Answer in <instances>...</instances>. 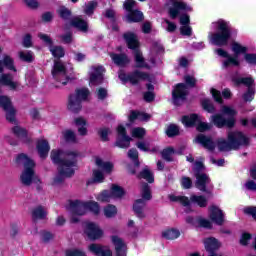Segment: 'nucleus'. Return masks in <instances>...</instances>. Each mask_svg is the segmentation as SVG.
Wrapping results in <instances>:
<instances>
[{"mask_svg": "<svg viewBox=\"0 0 256 256\" xmlns=\"http://www.w3.org/2000/svg\"><path fill=\"white\" fill-rule=\"evenodd\" d=\"M212 28L216 29V32H209V43L216 47L229 45V39H231V35H233V27H231V24L228 21L220 19L212 23Z\"/></svg>", "mask_w": 256, "mask_h": 256, "instance_id": "nucleus-3", "label": "nucleus"}, {"mask_svg": "<svg viewBox=\"0 0 256 256\" xmlns=\"http://www.w3.org/2000/svg\"><path fill=\"white\" fill-rule=\"evenodd\" d=\"M96 165L98 169L101 170H94L93 177L95 183H103L105 180V173H111L113 171V164L111 162L102 161L101 158H96Z\"/></svg>", "mask_w": 256, "mask_h": 256, "instance_id": "nucleus-18", "label": "nucleus"}, {"mask_svg": "<svg viewBox=\"0 0 256 256\" xmlns=\"http://www.w3.org/2000/svg\"><path fill=\"white\" fill-rule=\"evenodd\" d=\"M38 37L46 43V45L49 47V50L53 57L56 59H61V57H65V50L61 46H53V41L51 38L46 34H39Z\"/></svg>", "mask_w": 256, "mask_h": 256, "instance_id": "nucleus-25", "label": "nucleus"}, {"mask_svg": "<svg viewBox=\"0 0 256 256\" xmlns=\"http://www.w3.org/2000/svg\"><path fill=\"white\" fill-rule=\"evenodd\" d=\"M166 135L168 137H175V135H179V126L170 124L166 129Z\"/></svg>", "mask_w": 256, "mask_h": 256, "instance_id": "nucleus-45", "label": "nucleus"}, {"mask_svg": "<svg viewBox=\"0 0 256 256\" xmlns=\"http://www.w3.org/2000/svg\"><path fill=\"white\" fill-rule=\"evenodd\" d=\"M111 241L115 247L117 256H127V244L119 236L113 235Z\"/></svg>", "mask_w": 256, "mask_h": 256, "instance_id": "nucleus-28", "label": "nucleus"}, {"mask_svg": "<svg viewBox=\"0 0 256 256\" xmlns=\"http://www.w3.org/2000/svg\"><path fill=\"white\" fill-rule=\"evenodd\" d=\"M198 224L200 227H204L205 229H211V223L207 219H203V218L198 219Z\"/></svg>", "mask_w": 256, "mask_h": 256, "instance_id": "nucleus-58", "label": "nucleus"}, {"mask_svg": "<svg viewBox=\"0 0 256 256\" xmlns=\"http://www.w3.org/2000/svg\"><path fill=\"white\" fill-rule=\"evenodd\" d=\"M181 122L184 127H196L197 131H200V133L211 129V124L203 122V118L197 114L185 115L182 117Z\"/></svg>", "mask_w": 256, "mask_h": 256, "instance_id": "nucleus-15", "label": "nucleus"}, {"mask_svg": "<svg viewBox=\"0 0 256 256\" xmlns=\"http://www.w3.org/2000/svg\"><path fill=\"white\" fill-rule=\"evenodd\" d=\"M105 74V68L103 66H92L89 71V83L93 87L95 85H101L103 83V75Z\"/></svg>", "mask_w": 256, "mask_h": 256, "instance_id": "nucleus-22", "label": "nucleus"}, {"mask_svg": "<svg viewBox=\"0 0 256 256\" xmlns=\"http://www.w3.org/2000/svg\"><path fill=\"white\" fill-rule=\"evenodd\" d=\"M180 236H181V232H179V230L175 228L166 229L162 232V237H164V239L173 240V239H178V237Z\"/></svg>", "mask_w": 256, "mask_h": 256, "instance_id": "nucleus-38", "label": "nucleus"}, {"mask_svg": "<svg viewBox=\"0 0 256 256\" xmlns=\"http://www.w3.org/2000/svg\"><path fill=\"white\" fill-rule=\"evenodd\" d=\"M74 123L76 127H78V133L80 135H87V120H85V118H75Z\"/></svg>", "mask_w": 256, "mask_h": 256, "instance_id": "nucleus-36", "label": "nucleus"}, {"mask_svg": "<svg viewBox=\"0 0 256 256\" xmlns=\"http://www.w3.org/2000/svg\"><path fill=\"white\" fill-rule=\"evenodd\" d=\"M234 83L237 85H246L248 87L247 92L244 93L243 99L244 101H252L255 99V86H254V80L251 77H245V78H237L233 80Z\"/></svg>", "mask_w": 256, "mask_h": 256, "instance_id": "nucleus-20", "label": "nucleus"}, {"mask_svg": "<svg viewBox=\"0 0 256 256\" xmlns=\"http://www.w3.org/2000/svg\"><path fill=\"white\" fill-rule=\"evenodd\" d=\"M138 179H145V181H148V183H153L155 181L153 178V173L147 166L140 172Z\"/></svg>", "mask_w": 256, "mask_h": 256, "instance_id": "nucleus-39", "label": "nucleus"}, {"mask_svg": "<svg viewBox=\"0 0 256 256\" xmlns=\"http://www.w3.org/2000/svg\"><path fill=\"white\" fill-rule=\"evenodd\" d=\"M36 149L40 159H46V157L49 155L51 147L49 146V142H47V140L40 139L37 141Z\"/></svg>", "mask_w": 256, "mask_h": 256, "instance_id": "nucleus-30", "label": "nucleus"}, {"mask_svg": "<svg viewBox=\"0 0 256 256\" xmlns=\"http://www.w3.org/2000/svg\"><path fill=\"white\" fill-rule=\"evenodd\" d=\"M171 3L169 8V15L171 19H176L179 17L181 13H187L191 11V6L187 5L185 2L176 1V0H168Z\"/></svg>", "mask_w": 256, "mask_h": 256, "instance_id": "nucleus-21", "label": "nucleus"}, {"mask_svg": "<svg viewBox=\"0 0 256 256\" xmlns=\"http://www.w3.org/2000/svg\"><path fill=\"white\" fill-rule=\"evenodd\" d=\"M15 163L24 167L20 175L22 185H31L35 181V161L29 158L27 154L21 153L16 156Z\"/></svg>", "mask_w": 256, "mask_h": 256, "instance_id": "nucleus-7", "label": "nucleus"}, {"mask_svg": "<svg viewBox=\"0 0 256 256\" xmlns=\"http://www.w3.org/2000/svg\"><path fill=\"white\" fill-rule=\"evenodd\" d=\"M184 80L188 87H195V83H197V80H195V77L193 75H186L184 77Z\"/></svg>", "mask_w": 256, "mask_h": 256, "instance_id": "nucleus-54", "label": "nucleus"}, {"mask_svg": "<svg viewBox=\"0 0 256 256\" xmlns=\"http://www.w3.org/2000/svg\"><path fill=\"white\" fill-rule=\"evenodd\" d=\"M136 119L138 121H149V119H151V115L144 112L131 111L129 121L133 122L136 121Z\"/></svg>", "mask_w": 256, "mask_h": 256, "instance_id": "nucleus-35", "label": "nucleus"}, {"mask_svg": "<svg viewBox=\"0 0 256 256\" xmlns=\"http://www.w3.org/2000/svg\"><path fill=\"white\" fill-rule=\"evenodd\" d=\"M168 198L170 201H172V203H180V205L186 207V213H189L191 211V200H189L188 197L170 194Z\"/></svg>", "mask_w": 256, "mask_h": 256, "instance_id": "nucleus-31", "label": "nucleus"}, {"mask_svg": "<svg viewBox=\"0 0 256 256\" xmlns=\"http://www.w3.org/2000/svg\"><path fill=\"white\" fill-rule=\"evenodd\" d=\"M128 157L134 161L136 167H139V152L136 149H130L128 151Z\"/></svg>", "mask_w": 256, "mask_h": 256, "instance_id": "nucleus-48", "label": "nucleus"}, {"mask_svg": "<svg viewBox=\"0 0 256 256\" xmlns=\"http://www.w3.org/2000/svg\"><path fill=\"white\" fill-rule=\"evenodd\" d=\"M77 151L52 150L51 160L58 165V175L54 178L53 185L63 183L65 177H73L77 169Z\"/></svg>", "mask_w": 256, "mask_h": 256, "instance_id": "nucleus-1", "label": "nucleus"}, {"mask_svg": "<svg viewBox=\"0 0 256 256\" xmlns=\"http://www.w3.org/2000/svg\"><path fill=\"white\" fill-rule=\"evenodd\" d=\"M96 7H97V2L96 1H90L87 4H85L84 13L86 15H91L95 11Z\"/></svg>", "mask_w": 256, "mask_h": 256, "instance_id": "nucleus-47", "label": "nucleus"}, {"mask_svg": "<svg viewBox=\"0 0 256 256\" xmlns=\"http://www.w3.org/2000/svg\"><path fill=\"white\" fill-rule=\"evenodd\" d=\"M221 113L222 114H214L211 116L213 125L218 127V129H223V127H234L237 110H235L233 106L223 105L221 107Z\"/></svg>", "mask_w": 256, "mask_h": 256, "instance_id": "nucleus-8", "label": "nucleus"}, {"mask_svg": "<svg viewBox=\"0 0 256 256\" xmlns=\"http://www.w3.org/2000/svg\"><path fill=\"white\" fill-rule=\"evenodd\" d=\"M45 217H47V211L45 210V208H43V206H38L32 211V219L34 221H39V219H45Z\"/></svg>", "mask_w": 256, "mask_h": 256, "instance_id": "nucleus-37", "label": "nucleus"}, {"mask_svg": "<svg viewBox=\"0 0 256 256\" xmlns=\"http://www.w3.org/2000/svg\"><path fill=\"white\" fill-rule=\"evenodd\" d=\"M52 77L57 81V83L67 85V83L75 77L73 75V66H71V64L67 65L60 60H55L52 69Z\"/></svg>", "mask_w": 256, "mask_h": 256, "instance_id": "nucleus-9", "label": "nucleus"}, {"mask_svg": "<svg viewBox=\"0 0 256 256\" xmlns=\"http://www.w3.org/2000/svg\"><path fill=\"white\" fill-rule=\"evenodd\" d=\"M84 233L88 236V239L91 241H97V239H101L103 237V230L99 227V225L93 222H86L84 225Z\"/></svg>", "mask_w": 256, "mask_h": 256, "instance_id": "nucleus-23", "label": "nucleus"}, {"mask_svg": "<svg viewBox=\"0 0 256 256\" xmlns=\"http://www.w3.org/2000/svg\"><path fill=\"white\" fill-rule=\"evenodd\" d=\"M137 147H138V149H140V151H149V144L148 143L138 142Z\"/></svg>", "mask_w": 256, "mask_h": 256, "instance_id": "nucleus-64", "label": "nucleus"}, {"mask_svg": "<svg viewBox=\"0 0 256 256\" xmlns=\"http://www.w3.org/2000/svg\"><path fill=\"white\" fill-rule=\"evenodd\" d=\"M181 185L184 189H191V185H193V182L191 181V178L183 177L181 180Z\"/></svg>", "mask_w": 256, "mask_h": 256, "instance_id": "nucleus-56", "label": "nucleus"}, {"mask_svg": "<svg viewBox=\"0 0 256 256\" xmlns=\"http://www.w3.org/2000/svg\"><path fill=\"white\" fill-rule=\"evenodd\" d=\"M63 137L67 143H77V135L72 130H65L63 132Z\"/></svg>", "mask_w": 256, "mask_h": 256, "instance_id": "nucleus-42", "label": "nucleus"}, {"mask_svg": "<svg viewBox=\"0 0 256 256\" xmlns=\"http://www.w3.org/2000/svg\"><path fill=\"white\" fill-rule=\"evenodd\" d=\"M58 14L65 21L70 20V25L78 31H81L82 33H87V31H89V23L87 22V19L83 18V16L71 18V11L63 6L58 9Z\"/></svg>", "mask_w": 256, "mask_h": 256, "instance_id": "nucleus-10", "label": "nucleus"}, {"mask_svg": "<svg viewBox=\"0 0 256 256\" xmlns=\"http://www.w3.org/2000/svg\"><path fill=\"white\" fill-rule=\"evenodd\" d=\"M12 131H13L14 135H16V137H18V139L23 141V143H29V141H31V137L27 133V130H25L24 128H21L20 126H15L12 129Z\"/></svg>", "mask_w": 256, "mask_h": 256, "instance_id": "nucleus-34", "label": "nucleus"}, {"mask_svg": "<svg viewBox=\"0 0 256 256\" xmlns=\"http://www.w3.org/2000/svg\"><path fill=\"white\" fill-rule=\"evenodd\" d=\"M209 217L216 225L225 223V214L223 213V210L219 209L217 206H211L209 208Z\"/></svg>", "mask_w": 256, "mask_h": 256, "instance_id": "nucleus-27", "label": "nucleus"}, {"mask_svg": "<svg viewBox=\"0 0 256 256\" xmlns=\"http://www.w3.org/2000/svg\"><path fill=\"white\" fill-rule=\"evenodd\" d=\"M193 170L196 177L197 189H199V191H203L204 193H211L213 185H211V179H209V176L203 173V163L195 162Z\"/></svg>", "mask_w": 256, "mask_h": 256, "instance_id": "nucleus-11", "label": "nucleus"}, {"mask_svg": "<svg viewBox=\"0 0 256 256\" xmlns=\"http://www.w3.org/2000/svg\"><path fill=\"white\" fill-rule=\"evenodd\" d=\"M195 141L204 147V149H208V151H214L215 150V142H213V139L209 136H205L203 134H199Z\"/></svg>", "mask_w": 256, "mask_h": 256, "instance_id": "nucleus-29", "label": "nucleus"}, {"mask_svg": "<svg viewBox=\"0 0 256 256\" xmlns=\"http://www.w3.org/2000/svg\"><path fill=\"white\" fill-rule=\"evenodd\" d=\"M180 33L186 37H191L193 29L189 25H184L180 27Z\"/></svg>", "mask_w": 256, "mask_h": 256, "instance_id": "nucleus-53", "label": "nucleus"}, {"mask_svg": "<svg viewBox=\"0 0 256 256\" xmlns=\"http://www.w3.org/2000/svg\"><path fill=\"white\" fill-rule=\"evenodd\" d=\"M244 61L248 63V65H256V54L255 53H245Z\"/></svg>", "mask_w": 256, "mask_h": 256, "instance_id": "nucleus-51", "label": "nucleus"}, {"mask_svg": "<svg viewBox=\"0 0 256 256\" xmlns=\"http://www.w3.org/2000/svg\"><path fill=\"white\" fill-rule=\"evenodd\" d=\"M90 253H93V255L96 256H113V252H111V249L107 246H103L100 244H90L88 247ZM66 256H87L85 253L81 250L77 249H69L66 250Z\"/></svg>", "mask_w": 256, "mask_h": 256, "instance_id": "nucleus-14", "label": "nucleus"}, {"mask_svg": "<svg viewBox=\"0 0 256 256\" xmlns=\"http://www.w3.org/2000/svg\"><path fill=\"white\" fill-rule=\"evenodd\" d=\"M146 87L148 89V92L144 93V100L147 103H151V101L155 99V94L153 93L155 87L153 86V84H147Z\"/></svg>", "mask_w": 256, "mask_h": 256, "instance_id": "nucleus-41", "label": "nucleus"}, {"mask_svg": "<svg viewBox=\"0 0 256 256\" xmlns=\"http://www.w3.org/2000/svg\"><path fill=\"white\" fill-rule=\"evenodd\" d=\"M0 53H1V49H0ZM5 69H8L9 71H14V73L17 71L15 69L13 58H11L10 56H4V58L0 61V73H3Z\"/></svg>", "mask_w": 256, "mask_h": 256, "instance_id": "nucleus-32", "label": "nucleus"}, {"mask_svg": "<svg viewBox=\"0 0 256 256\" xmlns=\"http://www.w3.org/2000/svg\"><path fill=\"white\" fill-rule=\"evenodd\" d=\"M117 133L118 137L116 140V147H120V149H127L133 139L127 135V130H125L123 125H119L117 127Z\"/></svg>", "mask_w": 256, "mask_h": 256, "instance_id": "nucleus-26", "label": "nucleus"}, {"mask_svg": "<svg viewBox=\"0 0 256 256\" xmlns=\"http://www.w3.org/2000/svg\"><path fill=\"white\" fill-rule=\"evenodd\" d=\"M111 133V130L109 128H101L99 130V135L102 139V141H107L108 140V135Z\"/></svg>", "mask_w": 256, "mask_h": 256, "instance_id": "nucleus-55", "label": "nucleus"}, {"mask_svg": "<svg viewBox=\"0 0 256 256\" xmlns=\"http://www.w3.org/2000/svg\"><path fill=\"white\" fill-rule=\"evenodd\" d=\"M191 203H195L199 207H207V198L199 195H192L190 197Z\"/></svg>", "mask_w": 256, "mask_h": 256, "instance_id": "nucleus-40", "label": "nucleus"}, {"mask_svg": "<svg viewBox=\"0 0 256 256\" xmlns=\"http://www.w3.org/2000/svg\"><path fill=\"white\" fill-rule=\"evenodd\" d=\"M31 45H33V42L31 40V34H26L23 38V46L31 47Z\"/></svg>", "mask_w": 256, "mask_h": 256, "instance_id": "nucleus-60", "label": "nucleus"}, {"mask_svg": "<svg viewBox=\"0 0 256 256\" xmlns=\"http://www.w3.org/2000/svg\"><path fill=\"white\" fill-rule=\"evenodd\" d=\"M123 195H125V190H123L120 186L113 184L111 191H102L100 194L96 195V199L101 203H109V201H112V199H121Z\"/></svg>", "mask_w": 256, "mask_h": 256, "instance_id": "nucleus-16", "label": "nucleus"}, {"mask_svg": "<svg viewBox=\"0 0 256 256\" xmlns=\"http://www.w3.org/2000/svg\"><path fill=\"white\" fill-rule=\"evenodd\" d=\"M110 57L113 63H115V65H118V67H125V65L129 64V57H127V55L125 54L112 53L110 54Z\"/></svg>", "mask_w": 256, "mask_h": 256, "instance_id": "nucleus-33", "label": "nucleus"}, {"mask_svg": "<svg viewBox=\"0 0 256 256\" xmlns=\"http://www.w3.org/2000/svg\"><path fill=\"white\" fill-rule=\"evenodd\" d=\"M124 9L128 12L126 15L127 23H139L143 21V12L135 9V0H126L124 2Z\"/></svg>", "mask_w": 256, "mask_h": 256, "instance_id": "nucleus-19", "label": "nucleus"}, {"mask_svg": "<svg viewBox=\"0 0 256 256\" xmlns=\"http://www.w3.org/2000/svg\"><path fill=\"white\" fill-rule=\"evenodd\" d=\"M251 241V234L249 233H243L242 237L240 239L241 245H247Z\"/></svg>", "mask_w": 256, "mask_h": 256, "instance_id": "nucleus-59", "label": "nucleus"}, {"mask_svg": "<svg viewBox=\"0 0 256 256\" xmlns=\"http://www.w3.org/2000/svg\"><path fill=\"white\" fill-rule=\"evenodd\" d=\"M244 212L248 215H252L253 219H256V207H248L244 209Z\"/></svg>", "mask_w": 256, "mask_h": 256, "instance_id": "nucleus-63", "label": "nucleus"}, {"mask_svg": "<svg viewBox=\"0 0 256 256\" xmlns=\"http://www.w3.org/2000/svg\"><path fill=\"white\" fill-rule=\"evenodd\" d=\"M124 39L128 48L134 51V61L136 63V67L140 69H151V67H155V65H157V60H155L154 55L155 53L158 55L163 53V45H161V43H154L151 50L149 63H147L143 57V53H141V50H139V39L137 38V35L133 32H126L124 34Z\"/></svg>", "mask_w": 256, "mask_h": 256, "instance_id": "nucleus-2", "label": "nucleus"}, {"mask_svg": "<svg viewBox=\"0 0 256 256\" xmlns=\"http://www.w3.org/2000/svg\"><path fill=\"white\" fill-rule=\"evenodd\" d=\"M52 19H53V13L45 12L44 14H42V21H44V23H49V21H51Z\"/></svg>", "mask_w": 256, "mask_h": 256, "instance_id": "nucleus-62", "label": "nucleus"}, {"mask_svg": "<svg viewBox=\"0 0 256 256\" xmlns=\"http://www.w3.org/2000/svg\"><path fill=\"white\" fill-rule=\"evenodd\" d=\"M132 137H135L136 139H143L145 137V130L143 128H134L131 131Z\"/></svg>", "mask_w": 256, "mask_h": 256, "instance_id": "nucleus-50", "label": "nucleus"}, {"mask_svg": "<svg viewBox=\"0 0 256 256\" xmlns=\"http://www.w3.org/2000/svg\"><path fill=\"white\" fill-rule=\"evenodd\" d=\"M68 209L71 211V223H79V217L86 215L87 211L94 213V215H99L101 208L99 203L90 200V201H81V200H70L68 202Z\"/></svg>", "mask_w": 256, "mask_h": 256, "instance_id": "nucleus-5", "label": "nucleus"}, {"mask_svg": "<svg viewBox=\"0 0 256 256\" xmlns=\"http://www.w3.org/2000/svg\"><path fill=\"white\" fill-rule=\"evenodd\" d=\"M107 98V89L105 88H99L97 91V99L100 101H103V99Z\"/></svg>", "mask_w": 256, "mask_h": 256, "instance_id": "nucleus-57", "label": "nucleus"}, {"mask_svg": "<svg viewBox=\"0 0 256 256\" xmlns=\"http://www.w3.org/2000/svg\"><path fill=\"white\" fill-rule=\"evenodd\" d=\"M19 57L22 61H27L28 63H31V61H33V52L22 51L19 53Z\"/></svg>", "mask_w": 256, "mask_h": 256, "instance_id": "nucleus-49", "label": "nucleus"}, {"mask_svg": "<svg viewBox=\"0 0 256 256\" xmlns=\"http://www.w3.org/2000/svg\"><path fill=\"white\" fill-rule=\"evenodd\" d=\"M245 145H249V138L239 131L229 132L228 140L219 138L217 141L219 151H233V149H239Z\"/></svg>", "mask_w": 256, "mask_h": 256, "instance_id": "nucleus-6", "label": "nucleus"}, {"mask_svg": "<svg viewBox=\"0 0 256 256\" xmlns=\"http://www.w3.org/2000/svg\"><path fill=\"white\" fill-rule=\"evenodd\" d=\"M245 187L248 189V191H256V183L253 180H248L245 183Z\"/></svg>", "mask_w": 256, "mask_h": 256, "instance_id": "nucleus-61", "label": "nucleus"}, {"mask_svg": "<svg viewBox=\"0 0 256 256\" xmlns=\"http://www.w3.org/2000/svg\"><path fill=\"white\" fill-rule=\"evenodd\" d=\"M118 77L123 83H131L132 85H137L139 81H151V76L142 71H134L131 74H126L121 71L119 72Z\"/></svg>", "mask_w": 256, "mask_h": 256, "instance_id": "nucleus-17", "label": "nucleus"}, {"mask_svg": "<svg viewBox=\"0 0 256 256\" xmlns=\"http://www.w3.org/2000/svg\"><path fill=\"white\" fill-rule=\"evenodd\" d=\"M175 154V150L173 148H166L162 151V158L165 161H173V155Z\"/></svg>", "mask_w": 256, "mask_h": 256, "instance_id": "nucleus-46", "label": "nucleus"}, {"mask_svg": "<svg viewBox=\"0 0 256 256\" xmlns=\"http://www.w3.org/2000/svg\"><path fill=\"white\" fill-rule=\"evenodd\" d=\"M141 197L142 199H138L135 201L133 209L137 217L139 219H143L145 217V205H147V201L151 199V188L149 184L143 183L141 186Z\"/></svg>", "mask_w": 256, "mask_h": 256, "instance_id": "nucleus-13", "label": "nucleus"}, {"mask_svg": "<svg viewBox=\"0 0 256 256\" xmlns=\"http://www.w3.org/2000/svg\"><path fill=\"white\" fill-rule=\"evenodd\" d=\"M189 90L187 89V85L180 83L177 84L174 90L172 91V99L174 105H181L185 99H187V94Z\"/></svg>", "mask_w": 256, "mask_h": 256, "instance_id": "nucleus-24", "label": "nucleus"}, {"mask_svg": "<svg viewBox=\"0 0 256 256\" xmlns=\"http://www.w3.org/2000/svg\"><path fill=\"white\" fill-rule=\"evenodd\" d=\"M210 93H211L213 99L216 101V103H223V98L221 96V91L212 88L210 90Z\"/></svg>", "mask_w": 256, "mask_h": 256, "instance_id": "nucleus-52", "label": "nucleus"}, {"mask_svg": "<svg viewBox=\"0 0 256 256\" xmlns=\"http://www.w3.org/2000/svg\"><path fill=\"white\" fill-rule=\"evenodd\" d=\"M231 51L234 53V56L229 54V52L223 48L214 50V53L218 55V57H221L222 67L224 69H229V67H239V65H241L239 55H245L249 51V48L239 42H232Z\"/></svg>", "mask_w": 256, "mask_h": 256, "instance_id": "nucleus-4", "label": "nucleus"}, {"mask_svg": "<svg viewBox=\"0 0 256 256\" xmlns=\"http://www.w3.org/2000/svg\"><path fill=\"white\" fill-rule=\"evenodd\" d=\"M89 97V89L81 88L77 89L74 94L69 96L68 99V109L72 113H79L81 111V103L82 101H87Z\"/></svg>", "mask_w": 256, "mask_h": 256, "instance_id": "nucleus-12", "label": "nucleus"}, {"mask_svg": "<svg viewBox=\"0 0 256 256\" xmlns=\"http://www.w3.org/2000/svg\"><path fill=\"white\" fill-rule=\"evenodd\" d=\"M202 107L205 111H207V113H215V106L209 99L202 100Z\"/></svg>", "mask_w": 256, "mask_h": 256, "instance_id": "nucleus-44", "label": "nucleus"}, {"mask_svg": "<svg viewBox=\"0 0 256 256\" xmlns=\"http://www.w3.org/2000/svg\"><path fill=\"white\" fill-rule=\"evenodd\" d=\"M104 215L107 218L115 217L117 215V207L111 204L107 205L104 208Z\"/></svg>", "mask_w": 256, "mask_h": 256, "instance_id": "nucleus-43", "label": "nucleus"}]
</instances>
